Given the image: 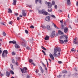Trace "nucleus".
Returning a JSON list of instances; mask_svg holds the SVG:
<instances>
[{
  "label": "nucleus",
  "instance_id": "nucleus-20",
  "mask_svg": "<svg viewBox=\"0 0 78 78\" xmlns=\"http://www.w3.org/2000/svg\"><path fill=\"white\" fill-rule=\"evenodd\" d=\"M53 55L54 57H58V55L56 53H54Z\"/></svg>",
  "mask_w": 78,
  "mask_h": 78
},
{
  "label": "nucleus",
  "instance_id": "nucleus-43",
  "mask_svg": "<svg viewBox=\"0 0 78 78\" xmlns=\"http://www.w3.org/2000/svg\"><path fill=\"white\" fill-rule=\"evenodd\" d=\"M29 62H33V60L31 59L29 60Z\"/></svg>",
  "mask_w": 78,
  "mask_h": 78
},
{
  "label": "nucleus",
  "instance_id": "nucleus-21",
  "mask_svg": "<svg viewBox=\"0 0 78 78\" xmlns=\"http://www.w3.org/2000/svg\"><path fill=\"white\" fill-rule=\"evenodd\" d=\"M21 45L23 46V47H26V44L24 42H22L21 43Z\"/></svg>",
  "mask_w": 78,
  "mask_h": 78
},
{
  "label": "nucleus",
  "instance_id": "nucleus-33",
  "mask_svg": "<svg viewBox=\"0 0 78 78\" xmlns=\"http://www.w3.org/2000/svg\"><path fill=\"white\" fill-rule=\"evenodd\" d=\"M2 34L3 36H6V33L5 32H3L2 33Z\"/></svg>",
  "mask_w": 78,
  "mask_h": 78
},
{
  "label": "nucleus",
  "instance_id": "nucleus-44",
  "mask_svg": "<svg viewBox=\"0 0 78 78\" xmlns=\"http://www.w3.org/2000/svg\"><path fill=\"white\" fill-rule=\"evenodd\" d=\"M12 55H16V53L14 52H12Z\"/></svg>",
  "mask_w": 78,
  "mask_h": 78
},
{
  "label": "nucleus",
  "instance_id": "nucleus-15",
  "mask_svg": "<svg viewBox=\"0 0 78 78\" xmlns=\"http://www.w3.org/2000/svg\"><path fill=\"white\" fill-rule=\"evenodd\" d=\"M8 13H12V12L11 10V9L10 8L8 9Z\"/></svg>",
  "mask_w": 78,
  "mask_h": 78
},
{
  "label": "nucleus",
  "instance_id": "nucleus-63",
  "mask_svg": "<svg viewBox=\"0 0 78 78\" xmlns=\"http://www.w3.org/2000/svg\"><path fill=\"white\" fill-rule=\"evenodd\" d=\"M16 66H18V62H16Z\"/></svg>",
  "mask_w": 78,
  "mask_h": 78
},
{
  "label": "nucleus",
  "instance_id": "nucleus-31",
  "mask_svg": "<svg viewBox=\"0 0 78 78\" xmlns=\"http://www.w3.org/2000/svg\"><path fill=\"white\" fill-rule=\"evenodd\" d=\"M56 50L57 51H58V52H60V51H61V50L60 48H57Z\"/></svg>",
  "mask_w": 78,
  "mask_h": 78
},
{
  "label": "nucleus",
  "instance_id": "nucleus-24",
  "mask_svg": "<svg viewBox=\"0 0 78 78\" xmlns=\"http://www.w3.org/2000/svg\"><path fill=\"white\" fill-rule=\"evenodd\" d=\"M10 72L11 74H12V75H14V72L12 70H10Z\"/></svg>",
  "mask_w": 78,
  "mask_h": 78
},
{
  "label": "nucleus",
  "instance_id": "nucleus-59",
  "mask_svg": "<svg viewBox=\"0 0 78 78\" xmlns=\"http://www.w3.org/2000/svg\"><path fill=\"white\" fill-rule=\"evenodd\" d=\"M58 63H59V64H61V63H62V62L61 61H58Z\"/></svg>",
  "mask_w": 78,
  "mask_h": 78
},
{
  "label": "nucleus",
  "instance_id": "nucleus-35",
  "mask_svg": "<svg viewBox=\"0 0 78 78\" xmlns=\"http://www.w3.org/2000/svg\"><path fill=\"white\" fill-rule=\"evenodd\" d=\"M41 27L43 28V29H45V28H46V27L45 26H41Z\"/></svg>",
  "mask_w": 78,
  "mask_h": 78
},
{
  "label": "nucleus",
  "instance_id": "nucleus-48",
  "mask_svg": "<svg viewBox=\"0 0 78 78\" xmlns=\"http://www.w3.org/2000/svg\"><path fill=\"white\" fill-rule=\"evenodd\" d=\"M9 24H10V25H12V21H10L9 22Z\"/></svg>",
  "mask_w": 78,
  "mask_h": 78
},
{
  "label": "nucleus",
  "instance_id": "nucleus-42",
  "mask_svg": "<svg viewBox=\"0 0 78 78\" xmlns=\"http://www.w3.org/2000/svg\"><path fill=\"white\" fill-rule=\"evenodd\" d=\"M64 42L65 43H66V42H68V40H67V39L65 40H64Z\"/></svg>",
  "mask_w": 78,
  "mask_h": 78
},
{
  "label": "nucleus",
  "instance_id": "nucleus-11",
  "mask_svg": "<svg viewBox=\"0 0 78 78\" xmlns=\"http://www.w3.org/2000/svg\"><path fill=\"white\" fill-rule=\"evenodd\" d=\"M22 12H23V13H22L23 16L24 17H25V16H26V13L25 12V11L23 10L22 11Z\"/></svg>",
  "mask_w": 78,
  "mask_h": 78
},
{
  "label": "nucleus",
  "instance_id": "nucleus-27",
  "mask_svg": "<svg viewBox=\"0 0 78 78\" xmlns=\"http://www.w3.org/2000/svg\"><path fill=\"white\" fill-rule=\"evenodd\" d=\"M52 24H53V25H54V27H55V28H56L57 29H58V28L56 26V25L54 24V23H52Z\"/></svg>",
  "mask_w": 78,
  "mask_h": 78
},
{
  "label": "nucleus",
  "instance_id": "nucleus-4",
  "mask_svg": "<svg viewBox=\"0 0 78 78\" xmlns=\"http://www.w3.org/2000/svg\"><path fill=\"white\" fill-rule=\"evenodd\" d=\"M42 14L43 15H45V16H47L48 14V12H46L45 9H42Z\"/></svg>",
  "mask_w": 78,
  "mask_h": 78
},
{
  "label": "nucleus",
  "instance_id": "nucleus-13",
  "mask_svg": "<svg viewBox=\"0 0 78 78\" xmlns=\"http://www.w3.org/2000/svg\"><path fill=\"white\" fill-rule=\"evenodd\" d=\"M46 28L48 30H51V28L50 26L49 25H48L46 27Z\"/></svg>",
  "mask_w": 78,
  "mask_h": 78
},
{
  "label": "nucleus",
  "instance_id": "nucleus-45",
  "mask_svg": "<svg viewBox=\"0 0 78 78\" xmlns=\"http://www.w3.org/2000/svg\"><path fill=\"white\" fill-rule=\"evenodd\" d=\"M30 28H33H33H34V26L32 25V26H31L30 27Z\"/></svg>",
  "mask_w": 78,
  "mask_h": 78
},
{
  "label": "nucleus",
  "instance_id": "nucleus-61",
  "mask_svg": "<svg viewBox=\"0 0 78 78\" xmlns=\"http://www.w3.org/2000/svg\"><path fill=\"white\" fill-rule=\"evenodd\" d=\"M76 5L77 6H78V1L76 2Z\"/></svg>",
  "mask_w": 78,
  "mask_h": 78
},
{
  "label": "nucleus",
  "instance_id": "nucleus-40",
  "mask_svg": "<svg viewBox=\"0 0 78 78\" xmlns=\"http://www.w3.org/2000/svg\"><path fill=\"white\" fill-rule=\"evenodd\" d=\"M51 16L52 17H53V18H54V19L56 18V17H55V15H51Z\"/></svg>",
  "mask_w": 78,
  "mask_h": 78
},
{
  "label": "nucleus",
  "instance_id": "nucleus-39",
  "mask_svg": "<svg viewBox=\"0 0 78 78\" xmlns=\"http://www.w3.org/2000/svg\"><path fill=\"white\" fill-rule=\"evenodd\" d=\"M48 11L49 12H51L52 11V9H51L50 10H49V9H48Z\"/></svg>",
  "mask_w": 78,
  "mask_h": 78
},
{
  "label": "nucleus",
  "instance_id": "nucleus-23",
  "mask_svg": "<svg viewBox=\"0 0 78 78\" xmlns=\"http://www.w3.org/2000/svg\"><path fill=\"white\" fill-rule=\"evenodd\" d=\"M59 41H60L61 44H64V41H63L62 40L59 39Z\"/></svg>",
  "mask_w": 78,
  "mask_h": 78
},
{
  "label": "nucleus",
  "instance_id": "nucleus-46",
  "mask_svg": "<svg viewBox=\"0 0 78 78\" xmlns=\"http://www.w3.org/2000/svg\"><path fill=\"white\" fill-rule=\"evenodd\" d=\"M62 76V75H59V76H57V77L58 78H60V77H61Z\"/></svg>",
  "mask_w": 78,
  "mask_h": 78
},
{
  "label": "nucleus",
  "instance_id": "nucleus-60",
  "mask_svg": "<svg viewBox=\"0 0 78 78\" xmlns=\"http://www.w3.org/2000/svg\"><path fill=\"white\" fill-rule=\"evenodd\" d=\"M38 72H39V70H36L35 71V72L36 73H38Z\"/></svg>",
  "mask_w": 78,
  "mask_h": 78
},
{
  "label": "nucleus",
  "instance_id": "nucleus-5",
  "mask_svg": "<svg viewBox=\"0 0 78 78\" xmlns=\"http://www.w3.org/2000/svg\"><path fill=\"white\" fill-rule=\"evenodd\" d=\"M50 16H47L45 18V19L47 22H50Z\"/></svg>",
  "mask_w": 78,
  "mask_h": 78
},
{
  "label": "nucleus",
  "instance_id": "nucleus-12",
  "mask_svg": "<svg viewBox=\"0 0 78 78\" xmlns=\"http://www.w3.org/2000/svg\"><path fill=\"white\" fill-rule=\"evenodd\" d=\"M49 56L52 59L54 60V57H53V55L51 54L49 55Z\"/></svg>",
  "mask_w": 78,
  "mask_h": 78
},
{
  "label": "nucleus",
  "instance_id": "nucleus-30",
  "mask_svg": "<svg viewBox=\"0 0 78 78\" xmlns=\"http://www.w3.org/2000/svg\"><path fill=\"white\" fill-rule=\"evenodd\" d=\"M63 37H65L66 39H68V37L66 35H63Z\"/></svg>",
  "mask_w": 78,
  "mask_h": 78
},
{
  "label": "nucleus",
  "instance_id": "nucleus-37",
  "mask_svg": "<svg viewBox=\"0 0 78 78\" xmlns=\"http://www.w3.org/2000/svg\"><path fill=\"white\" fill-rule=\"evenodd\" d=\"M4 75L3 74H2V73H1V72H0V76H1V77H2L3 76H4Z\"/></svg>",
  "mask_w": 78,
  "mask_h": 78
},
{
  "label": "nucleus",
  "instance_id": "nucleus-3",
  "mask_svg": "<svg viewBox=\"0 0 78 78\" xmlns=\"http://www.w3.org/2000/svg\"><path fill=\"white\" fill-rule=\"evenodd\" d=\"M45 3L46 5H48V7L49 8H50L51 7V6H52V5H51V3H50L49 2L46 1L45 2Z\"/></svg>",
  "mask_w": 78,
  "mask_h": 78
},
{
  "label": "nucleus",
  "instance_id": "nucleus-10",
  "mask_svg": "<svg viewBox=\"0 0 78 78\" xmlns=\"http://www.w3.org/2000/svg\"><path fill=\"white\" fill-rule=\"evenodd\" d=\"M64 32L66 33H67L68 31V28L67 27H65L64 30Z\"/></svg>",
  "mask_w": 78,
  "mask_h": 78
},
{
  "label": "nucleus",
  "instance_id": "nucleus-17",
  "mask_svg": "<svg viewBox=\"0 0 78 78\" xmlns=\"http://www.w3.org/2000/svg\"><path fill=\"white\" fill-rule=\"evenodd\" d=\"M16 3H17V0H13L12 5H16Z\"/></svg>",
  "mask_w": 78,
  "mask_h": 78
},
{
  "label": "nucleus",
  "instance_id": "nucleus-28",
  "mask_svg": "<svg viewBox=\"0 0 78 78\" xmlns=\"http://www.w3.org/2000/svg\"><path fill=\"white\" fill-rule=\"evenodd\" d=\"M10 66H11V67L12 69V70H14V67H13V65H12V64H11Z\"/></svg>",
  "mask_w": 78,
  "mask_h": 78
},
{
  "label": "nucleus",
  "instance_id": "nucleus-25",
  "mask_svg": "<svg viewBox=\"0 0 78 78\" xmlns=\"http://www.w3.org/2000/svg\"><path fill=\"white\" fill-rule=\"evenodd\" d=\"M57 52H58V51H57L56 48L55 49L54 51V53H57Z\"/></svg>",
  "mask_w": 78,
  "mask_h": 78
},
{
  "label": "nucleus",
  "instance_id": "nucleus-57",
  "mask_svg": "<svg viewBox=\"0 0 78 78\" xmlns=\"http://www.w3.org/2000/svg\"><path fill=\"white\" fill-rule=\"evenodd\" d=\"M15 16H18V13H15Z\"/></svg>",
  "mask_w": 78,
  "mask_h": 78
},
{
  "label": "nucleus",
  "instance_id": "nucleus-50",
  "mask_svg": "<svg viewBox=\"0 0 78 78\" xmlns=\"http://www.w3.org/2000/svg\"><path fill=\"white\" fill-rule=\"evenodd\" d=\"M26 48H27V50H30V48H29V47H26Z\"/></svg>",
  "mask_w": 78,
  "mask_h": 78
},
{
  "label": "nucleus",
  "instance_id": "nucleus-53",
  "mask_svg": "<svg viewBox=\"0 0 78 78\" xmlns=\"http://www.w3.org/2000/svg\"><path fill=\"white\" fill-rule=\"evenodd\" d=\"M9 44H12V41H10L9 42Z\"/></svg>",
  "mask_w": 78,
  "mask_h": 78
},
{
  "label": "nucleus",
  "instance_id": "nucleus-56",
  "mask_svg": "<svg viewBox=\"0 0 78 78\" xmlns=\"http://www.w3.org/2000/svg\"><path fill=\"white\" fill-rule=\"evenodd\" d=\"M42 64H43V66L44 67H46V66L45 65V64H44V63H42Z\"/></svg>",
  "mask_w": 78,
  "mask_h": 78
},
{
  "label": "nucleus",
  "instance_id": "nucleus-6",
  "mask_svg": "<svg viewBox=\"0 0 78 78\" xmlns=\"http://www.w3.org/2000/svg\"><path fill=\"white\" fill-rule=\"evenodd\" d=\"M76 40H77V38L76 37L73 41V43L75 44H78V41H76Z\"/></svg>",
  "mask_w": 78,
  "mask_h": 78
},
{
  "label": "nucleus",
  "instance_id": "nucleus-34",
  "mask_svg": "<svg viewBox=\"0 0 78 78\" xmlns=\"http://www.w3.org/2000/svg\"><path fill=\"white\" fill-rule=\"evenodd\" d=\"M38 13H39V14H42V10H39Z\"/></svg>",
  "mask_w": 78,
  "mask_h": 78
},
{
  "label": "nucleus",
  "instance_id": "nucleus-26",
  "mask_svg": "<svg viewBox=\"0 0 78 78\" xmlns=\"http://www.w3.org/2000/svg\"><path fill=\"white\" fill-rule=\"evenodd\" d=\"M41 48L43 49V50H44L47 51V49L45 48H44L43 46H41Z\"/></svg>",
  "mask_w": 78,
  "mask_h": 78
},
{
  "label": "nucleus",
  "instance_id": "nucleus-1",
  "mask_svg": "<svg viewBox=\"0 0 78 78\" xmlns=\"http://www.w3.org/2000/svg\"><path fill=\"white\" fill-rule=\"evenodd\" d=\"M8 51L7 50H4L2 54V57L3 58H5V57H7L8 56Z\"/></svg>",
  "mask_w": 78,
  "mask_h": 78
},
{
  "label": "nucleus",
  "instance_id": "nucleus-62",
  "mask_svg": "<svg viewBox=\"0 0 78 78\" xmlns=\"http://www.w3.org/2000/svg\"><path fill=\"white\" fill-rule=\"evenodd\" d=\"M17 20H20V18L19 17H18L17 18Z\"/></svg>",
  "mask_w": 78,
  "mask_h": 78
},
{
  "label": "nucleus",
  "instance_id": "nucleus-36",
  "mask_svg": "<svg viewBox=\"0 0 78 78\" xmlns=\"http://www.w3.org/2000/svg\"><path fill=\"white\" fill-rule=\"evenodd\" d=\"M42 52L44 53L45 56L46 55V53H45V51H44L42 50Z\"/></svg>",
  "mask_w": 78,
  "mask_h": 78
},
{
  "label": "nucleus",
  "instance_id": "nucleus-49",
  "mask_svg": "<svg viewBox=\"0 0 78 78\" xmlns=\"http://www.w3.org/2000/svg\"><path fill=\"white\" fill-rule=\"evenodd\" d=\"M38 2L40 4H41L42 3V2H42V1L41 0H38Z\"/></svg>",
  "mask_w": 78,
  "mask_h": 78
},
{
  "label": "nucleus",
  "instance_id": "nucleus-7",
  "mask_svg": "<svg viewBox=\"0 0 78 78\" xmlns=\"http://www.w3.org/2000/svg\"><path fill=\"white\" fill-rule=\"evenodd\" d=\"M6 76H7V77H9V76H10V73L8 71H6Z\"/></svg>",
  "mask_w": 78,
  "mask_h": 78
},
{
  "label": "nucleus",
  "instance_id": "nucleus-41",
  "mask_svg": "<svg viewBox=\"0 0 78 78\" xmlns=\"http://www.w3.org/2000/svg\"><path fill=\"white\" fill-rule=\"evenodd\" d=\"M25 31L26 34H28V31L27 30H25Z\"/></svg>",
  "mask_w": 78,
  "mask_h": 78
},
{
  "label": "nucleus",
  "instance_id": "nucleus-55",
  "mask_svg": "<svg viewBox=\"0 0 78 78\" xmlns=\"http://www.w3.org/2000/svg\"><path fill=\"white\" fill-rule=\"evenodd\" d=\"M12 62L13 63H14V62H15V61H14V59L12 60Z\"/></svg>",
  "mask_w": 78,
  "mask_h": 78
},
{
  "label": "nucleus",
  "instance_id": "nucleus-32",
  "mask_svg": "<svg viewBox=\"0 0 78 78\" xmlns=\"http://www.w3.org/2000/svg\"><path fill=\"white\" fill-rule=\"evenodd\" d=\"M12 44H16V41L14 40L13 41Z\"/></svg>",
  "mask_w": 78,
  "mask_h": 78
},
{
  "label": "nucleus",
  "instance_id": "nucleus-52",
  "mask_svg": "<svg viewBox=\"0 0 78 78\" xmlns=\"http://www.w3.org/2000/svg\"><path fill=\"white\" fill-rule=\"evenodd\" d=\"M39 0H36L35 1V3L36 4H37V2H38Z\"/></svg>",
  "mask_w": 78,
  "mask_h": 78
},
{
  "label": "nucleus",
  "instance_id": "nucleus-54",
  "mask_svg": "<svg viewBox=\"0 0 78 78\" xmlns=\"http://www.w3.org/2000/svg\"><path fill=\"white\" fill-rule=\"evenodd\" d=\"M63 37H64V36H63V35L60 36V39H62Z\"/></svg>",
  "mask_w": 78,
  "mask_h": 78
},
{
  "label": "nucleus",
  "instance_id": "nucleus-58",
  "mask_svg": "<svg viewBox=\"0 0 78 78\" xmlns=\"http://www.w3.org/2000/svg\"><path fill=\"white\" fill-rule=\"evenodd\" d=\"M55 8L56 9L57 8H58V6H57V5H55Z\"/></svg>",
  "mask_w": 78,
  "mask_h": 78
},
{
  "label": "nucleus",
  "instance_id": "nucleus-64",
  "mask_svg": "<svg viewBox=\"0 0 78 78\" xmlns=\"http://www.w3.org/2000/svg\"><path fill=\"white\" fill-rule=\"evenodd\" d=\"M27 78H30V76L28 75H27Z\"/></svg>",
  "mask_w": 78,
  "mask_h": 78
},
{
  "label": "nucleus",
  "instance_id": "nucleus-9",
  "mask_svg": "<svg viewBox=\"0 0 78 78\" xmlns=\"http://www.w3.org/2000/svg\"><path fill=\"white\" fill-rule=\"evenodd\" d=\"M55 36V32H53L51 34V35H50V37H53L54 36Z\"/></svg>",
  "mask_w": 78,
  "mask_h": 78
},
{
  "label": "nucleus",
  "instance_id": "nucleus-47",
  "mask_svg": "<svg viewBox=\"0 0 78 78\" xmlns=\"http://www.w3.org/2000/svg\"><path fill=\"white\" fill-rule=\"evenodd\" d=\"M63 21L62 20L60 21V22L61 23H62H62H63Z\"/></svg>",
  "mask_w": 78,
  "mask_h": 78
},
{
  "label": "nucleus",
  "instance_id": "nucleus-18",
  "mask_svg": "<svg viewBox=\"0 0 78 78\" xmlns=\"http://www.w3.org/2000/svg\"><path fill=\"white\" fill-rule=\"evenodd\" d=\"M39 68L40 70H41V73H44V71L43 70V69H42V67H41V66H40Z\"/></svg>",
  "mask_w": 78,
  "mask_h": 78
},
{
  "label": "nucleus",
  "instance_id": "nucleus-22",
  "mask_svg": "<svg viewBox=\"0 0 78 78\" xmlns=\"http://www.w3.org/2000/svg\"><path fill=\"white\" fill-rule=\"evenodd\" d=\"M66 1L67 2V4L68 5H70V0H66Z\"/></svg>",
  "mask_w": 78,
  "mask_h": 78
},
{
  "label": "nucleus",
  "instance_id": "nucleus-51",
  "mask_svg": "<svg viewBox=\"0 0 78 78\" xmlns=\"http://www.w3.org/2000/svg\"><path fill=\"white\" fill-rule=\"evenodd\" d=\"M74 50H75V49H74V48H73L71 50V51H74Z\"/></svg>",
  "mask_w": 78,
  "mask_h": 78
},
{
  "label": "nucleus",
  "instance_id": "nucleus-38",
  "mask_svg": "<svg viewBox=\"0 0 78 78\" xmlns=\"http://www.w3.org/2000/svg\"><path fill=\"white\" fill-rule=\"evenodd\" d=\"M55 1H53L52 2V5H55Z\"/></svg>",
  "mask_w": 78,
  "mask_h": 78
},
{
  "label": "nucleus",
  "instance_id": "nucleus-16",
  "mask_svg": "<svg viewBox=\"0 0 78 78\" xmlns=\"http://www.w3.org/2000/svg\"><path fill=\"white\" fill-rule=\"evenodd\" d=\"M64 28H65L63 24H61V27H60L61 29V30H64Z\"/></svg>",
  "mask_w": 78,
  "mask_h": 78
},
{
  "label": "nucleus",
  "instance_id": "nucleus-14",
  "mask_svg": "<svg viewBox=\"0 0 78 78\" xmlns=\"http://www.w3.org/2000/svg\"><path fill=\"white\" fill-rule=\"evenodd\" d=\"M15 47L16 48H20V46H19L17 44H15Z\"/></svg>",
  "mask_w": 78,
  "mask_h": 78
},
{
  "label": "nucleus",
  "instance_id": "nucleus-29",
  "mask_svg": "<svg viewBox=\"0 0 78 78\" xmlns=\"http://www.w3.org/2000/svg\"><path fill=\"white\" fill-rule=\"evenodd\" d=\"M62 73H67V70H64L62 72Z\"/></svg>",
  "mask_w": 78,
  "mask_h": 78
},
{
  "label": "nucleus",
  "instance_id": "nucleus-8",
  "mask_svg": "<svg viewBox=\"0 0 78 78\" xmlns=\"http://www.w3.org/2000/svg\"><path fill=\"white\" fill-rule=\"evenodd\" d=\"M58 33L60 35H62L64 34V33L62 32L61 30H58Z\"/></svg>",
  "mask_w": 78,
  "mask_h": 78
},
{
  "label": "nucleus",
  "instance_id": "nucleus-19",
  "mask_svg": "<svg viewBox=\"0 0 78 78\" xmlns=\"http://www.w3.org/2000/svg\"><path fill=\"white\" fill-rule=\"evenodd\" d=\"M49 38H50V37L48 36H46L45 37V38H44L45 40H48V39H49Z\"/></svg>",
  "mask_w": 78,
  "mask_h": 78
},
{
  "label": "nucleus",
  "instance_id": "nucleus-2",
  "mask_svg": "<svg viewBox=\"0 0 78 78\" xmlns=\"http://www.w3.org/2000/svg\"><path fill=\"white\" fill-rule=\"evenodd\" d=\"M21 70L23 73H25L27 72V71H28V69H27V67H25L24 68H23V69H21Z\"/></svg>",
  "mask_w": 78,
  "mask_h": 78
}]
</instances>
